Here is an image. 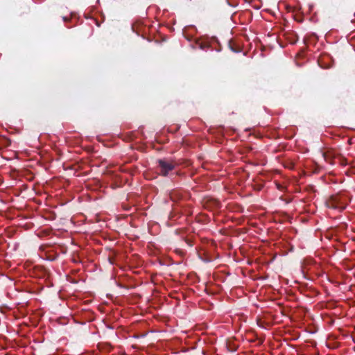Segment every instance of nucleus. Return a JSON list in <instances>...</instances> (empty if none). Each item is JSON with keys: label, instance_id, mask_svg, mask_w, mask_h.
<instances>
[{"label": "nucleus", "instance_id": "39448f33", "mask_svg": "<svg viewBox=\"0 0 355 355\" xmlns=\"http://www.w3.org/2000/svg\"><path fill=\"white\" fill-rule=\"evenodd\" d=\"M71 260H72V261H73V262H77V261H78L75 258H72V259H71Z\"/></svg>", "mask_w": 355, "mask_h": 355}, {"label": "nucleus", "instance_id": "423d86ee", "mask_svg": "<svg viewBox=\"0 0 355 355\" xmlns=\"http://www.w3.org/2000/svg\"><path fill=\"white\" fill-rule=\"evenodd\" d=\"M64 21H67V17H63Z\"/></svg>", "mask_w": 355, "mask_h": 355}, {"label": "nucleus", "instance_id": "f03ea898", "mask_svg": "<svg viewBox=\"0 0 355 355\" xmlns=\"http://www.w3.org/2000/svg\"><path fill=\"white\" fill-rule=\"evenodd\" d=\"M347 205V199L340 195L331 196L327 202V205L329 208L339 209L343 210Z\"/></svg>", "mask_w": 355, "mask_h": 355}, {"label": "nucleus", "instance_id": "7ed1b4c3", "mask_svg": "<svg viewBox=\"0 0 355 355\" xmlns=\"http://www.w3.org/2000/svg\"><path fill=\"white\" fill-rule=\"evenodd\" d=\"M159 166L160 173L164 176L167 175L168 172L172 171L175 166L172 162L166 160H159Z\"/></svg>", "mask_w": 355, "mask_h": 355}, {"label": "nucleus", "instance_id": "20e7f679", "mask_svg": "<svg viewBox=\"0 0 355 355\" xmlns=\"http://www.w3.org/2000/svg\"><path fill=\"white\" fill-rule=\"evenodd\" d=\"M277 187L279 189L282 190L283 189V187L279 185V184H277Z\"/></svg>", "mask_w": 355, "mask_h": 355}, {"label": "nucleus", "instance_id": "f257e3e1", "mask_svg": "<svg viewBox=\"0 0 355 355\" xmlns=\"http://www.w3.org/2000/svg\"><path fill=\"white\" fill-rule=\"evenodd\" d=\"M323 157L327 162L331 164L339 163L341 165H345L347 164L346 160L332 149L325 151L323 153Z\"/></svg>", "mask_w": 355, "mask_h": 355}]
</instances>
